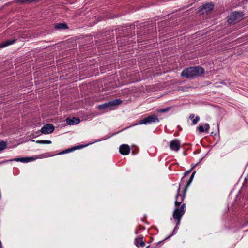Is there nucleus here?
I'll use <instances>...</instances> for the list:
<instances>
[{
    "instance_id": "9b49d317",
    "label": "nucleus",
    "mask_w": 248,
    "mask_h": 248,
    "mask_svg": "<svg viewBox=\"0 0 248 248\" xmlns=\"http://www.w3.org/2000/svg\"><path fill=\"white\" fill-rule=\"evenodd\" d=\"M35 158L32 157H20V158H16L13 160L17 161V162H21L24 163H27L34 161Z\"/></svg>"
},
{
    "instance_id": "9d476101",
    "label": "nucleus",
    "mask_w": 248,
    "mask_h": 248,
    "mask_svg": "<svg viewBox=\"0 0 248 248\" xmlns=\"http://www.w3.org/2000/svg\"><path fill=\"white\" fill-rule=\"evenodd\" d=\"M130 147L128 145L123 144L119 148V152L123 155H127L130 152Z\"/></svg>"
},
{
    "instance_id": "7ed1b4c3",
    "label": "nucleus",
    "mask_w": 248,
    "mask_h": 248,
    "mask_svg": "<svg viewBox=\"0 0 248 248\" xmlns=\"http://www.w3.org/2000/svg\"><path fill=\"white\" fill-rule=\"evenodd\" d=\"M195 173H196V171H194L192 173L189 179L188 180L186 181V185L184 186V187H185L184 194L183 196L180 195V197H180V201H179V196H180L179 192H178V191H177L178 193L176 196V201L175 202V206H176V207L179 206L181 204L182 202H183L185 194L187 190V189L188 188V187L190 186L191 183L193 181V179L194 177V175H195ZM179 191H180V190Z\"/></svg>"
},
{
    "instance_id": "a211bd4d",
    "label": "nucleus",
    "mask_w": 248,
    "mask_h": 248,
    "mask_svg": "<svg viewBox=\"0 0 248 248\" xmlns=\"http://www.w3.org/2000/svg\"><path fill=\"white\" fill-rule=\"evenodd\" d=\"M37 143L39 144H50L51 143V141L50 140H38L36 141Z\"/></svg>"
},
{
    "instance_id": "bb28decb",
    "label": "nucleus",
    "mask_w": 248,
    "mask_h": 248,
    "mask_svg": "<svg viewBox=\"0 0 248 248\" xmlns=\"http://www.w3.org/2000/svg\"><path fill=\"white\" fill-rule=\"evenodd\" d=\"M245 182L247 183L248 182V173L247 177L245 178Z\"/></svg>"
},
{
    "instance_id": "dca6fc26",
    "label": "nucleus",
    "mask_w": 248,
    "mask_h": 248,
    "mask_svg": "<svg viewBox=\"0 0 248 248\" xmlns=\"http://www.w3.org/2000/svg\"><path fill=\"white\" fill-rule=\"evenodd\" d=\"M190 170H187V171H186V172H185V173H184V177H182V178L181 179V182H180V183L179 184V188H178V191L180 190V187H181V186H182V185H184V186L185 185H186H186H184V182H185V177H186V176L187 174L189 173H190Z\"/></svg>"
},
{
    "instance_id": "423d86ee",
    "label": "nucleus",
    "mask_w": 248,
    "mask_h": 248,
    "mask_svg": "<svg viewBox=\"0 0 248 248\" xmlns=\"http://www.w3.org/2000/svg\"><path fill=\"white\" fill-rule=\"evenodd\" d=\"M159 121L158 117L155 115L148 116L139 121V124H147L153 123H156Z\"/></svg>"
},
{
    "instance_id": "1a4fd4ad",
    "label": "nucleus",
    "mask_w": 248,
    "mask_h": 248,
    "mask_svg": "<svg viewBox=\"0 0 248 248\" xmlns=\"http://www.w3.org/2000/svg\"><path fill=\"white\" fill-rule=\"evenodd\" d=\"M180 143L177 140H174L170 142V147L173 151H177L180 149Z\"/></svg>"
},
{
    "instance_id": "a878e982",
    "label": "nucleus",
    "mask_w": 248,
    "mask_h": 248,
    "mask_svg": "<svg viewBox=\"0 0 248 248\" xmlns=\"http://www.w3.org/2000/svg\"><path fill=\"white\" fill-rule=\"evenodd\" d=\"M195 117V115L194 114H191V115H190L189 116V118L190 119H192L193 118H194V117Z\"/></svg>"
},
{
    "instance_id": "2eb2a0df",
    "label": "nucleus",
    "mask_w": 248,
    "mask_h": 248,
    "mask_svg": "<svg viewBox=\"0 0 248 248\" xmlns=\"http://www.w3.org/2000/svg\"><path fill=\"white\" fill-rule=\"evenodd\" d=\"M135 244L138 247H143L145 245V243L143 241L142 238H138L136 239Z\"/></svg>"
},
{
    "instance_id": "c85d7f7f",
    "label": "nucleus",
    "mask_w": 248,
    "mask_h": 248,
    "mask_svg": "<svg viewBox=\"0 0 248 248\" xmlns=\"http://www.w3.org/2000/svg\"><path fill=\"white\" fill-rule=\"evenodd\" d=\"M149 246H148L147 247H146V248H148Z\"/></svg>"
},
{
    "instance_id": "4be33fe9",
    "label": "nucleus",
    "mask_w": 248,
    "mask_h": 248,
    "mask_svg": "<svg viewBox=\"0 0 248 248\" xmlns=\"http://www.w3.org/2000/svg\"><path fill=\"white\" fill-rule=\"evenodd\" d=\"M169 110H170V108H163V109H160L159 110V112H166L168 111H169Z\"/></svg>"
},
{
    "instance_id": "f3484780",
    "label": "nucleus",
    "mask_w": 248,
    "mask_h": 248,
    "mask_svg": "<svg viewBox=\"0 0 248 248\" xmlns=\"http://www.w3.org/2000/svg\"><path fill=\"white\" fill-rule=\"evenodd\" d=\"M55 28L57 29H67L68 27L65 23H58L55 25Z\"/></svg>"
},
{
    "instance_id": "6e6552de",
    "label": "nucleus",
    "mask_w": 248,
    "mask_h": 248,
    "mask_svg": "<svg viewBox=\"0 0 248 248\" xmlns=\"http://www.w3.org/2000/svg\"><path fill=\"white\" fill-rule=\"evenodd\" d=\"M54 130V126L51 124H47L43 126L41 132L43 134H48L52 133Z\"/></svg>"
},
{
    "instance_id": "412c9836",
    "label": "nucleus",
    "mask_w": 248,
    "mask_h": 248,
    "mask_svg": "<svg viewBox=\"0 0 248 248\" xmlns=\"http://www.w3.org/2000/svg\"><path fill=\"white\" fill-rule=\"evenodd\" d=\"M198 128L199 131L201 132H203L205 131V130L204 129L203 126L202 125H200Z\"/></svg>"
},
{
    "instance_id": "393cba45",
    "label": "nucleus",
    "mask_w": 248,
    "mask_h": 248,
    "mask_svg": "<svg viewBox=\"0 0 248 248\" xmlns=\"http://www.w3.org/2000/svg\"><path fill=\"white\" fill-rule=\"evenodd\" d=\"M205 131H206L209 129V128L210 127L209 124H205Z\"/></svg>"
},
{
    "instance_id": "6ab92c4d",
    "label": "nucleus",
    "mask_w": 248,
    "mask_h": 248,
    "mask_svg": "<svg viewBox=\"0 0 248 248\" xmlns=\"http://www.w3.org/2000/svg\"><path fill=\"white\" fill-rule=\"evenodd\" d=\"M6 143L4 141L0 142V151L4 149L6 146Z\"/></svg>"
},
{
    "instance_id": "5701e85b",
    "label": "nucleus",
    "mask_w": 248,
    "mask_h": 248,
    "mask_svg": "<svg viewBox=\"0 0 248 248\" xmlns=\"http://www.w3.org/2000/svg\"><path fill=\"white\" fill-rule=\"evenodd\" d=\"M17 1L21 4L27 3L26 0H19Z\"/></svg>"
},
{
    "instance_id": "4468645a",
    "label": "nucleus",
    "mask_w": 248,
    "mask_h": 248,
    "mask_svg": "<svg viewBox=\"0 0 248 248\" xmlns=\"http://www.w3.org/2000/svg\"><path fill=\"white\" fill-rule=\"evenodd\" d=\"M15 40H8L1 44H0V48L7 46L11 45L15 42Z\"/></svg>"
},
{
    "instance_id": "ddd939ff",
    "label": "nucleus",
    "mask_w": 248,
    "mask_h": 248,
    "mask_svg": "<svg viewBox=\"0 0 248 248\" xmlns=\"http://www.w3.org/2000/svg\"><path fill=\"white\" fill-rule=\"evenodd\" d=\"M85 146H74L73 147L69 148L68 149H66V150H65L62 151V152L60 153L59 154H63L67 153L73 151H74L75 150H77V149H81L82 147H85Z\"/></svg>"
},
{
    "instance_id": "f8f14e48",
    "label": "nucleus",
    "mask_w": 248,
    "mask_h": 248,
    "mask_svg": "<svg viewBox=\"0 0 248 248\" xmlns=\"http://www.w3.org/2000/svg\"><path fill=\"white\" fill-rule=\"evenodd\" d=\"M67 124L69 125L77 124L80 122V120L78 118L73 117L72 119L67 118L66 119Z\"/></svg>"
},
{
    "instance_id": "c756f323",
    "label": "nucleus",
    "mask_w": 248,
    "mask_h": 248,
    "mask_svg": "<svg viewBox=\"0 0 248 248\" xmlns=\"http://www.w3.org/2000/svg\"><path fill=\"white\" fill-rule=\"evenodd\" d=\"M1 244V241H0V244Z\"/></svg>"
},
{
    "instance_id": "39448f33",
    "label": "nucleus",
    "mask_w": 248,
    "mask_h": 248,
    "mask_svg": "<svg viewBox=\"0 0 248 248\" xmlns=\"http://www.w3.org/2000/svg\"><path fill=\"white\" fill-rule=\"evenodd\" d=\"M122 103L120 99H116L108 103L100 105L98 106V108L101 110H111L115 106H117Z\"/></svg>"
},
{
    "instance_id": "20e7f679",
    "label": "nucleus",
    "mask_w": 248,
    "mask_h": 248,
    "mask_svg": "<svg viewBox=\"0 0 248 248\" xmlns=\"http://www.w3.org/2000/svg\"><path fill=\"white\" fill-rule=\"evenodd\" d=\"M243 14L242 12H233L228 16L227 22L229 24H234L243 19Z\"/></svg>"
},
{
    "instance_id": "aec40b11",
    "label": "nucleus",
    "mask_w": 248,
    "mask_h": 248,
    "mask_svg": "<svg viewBox=\"0 0 248 248\" xmlns=\"http://www.w3.org/2000/svg\"><path fill=\"white\" fill-rule=\"evenodd\" d=\"M200 120V117L199 116H196V118L193 119V121H192V124L193 125H195L196 124L197 122L199 121Z\"/></svg>"
},
{
    "instance_id": "b1692460",
    "label": "nucleus",
    "mask_w": 248,
    "mask_h": 248,
    "mask_svg": "<svg viewBox=\"0 0 248 248\" xmlns=\"http://www.w3.org/2000/svg\"><path fill=\"white\" fill-rule=\"evenodd\" d=\"M38 0H26L27 3H31L34 1H38Z\"/></svg>"
},
{
    "instance_id": "f257e3e1",
    "label": "nucleus",
    "mask_w": 248,
    "mask_h": 248,
    "mask_svg": "<svg viewBox=\"0 0 248 248\" xmlns=\"http://www.w3.org/2000/svg\"><path fill=\"white\" fill-rule=\"evenodd\" d=\"M204 69L200 66H192L185 68L181 73V76L186 78L192 79L199 77H202Z\"/></svg>"
},
{
    "instance_id": "0eeeda50",
    "label": "nucleus",
    "mask_w": 248,
    "mask_h": 248,
    "mask_svg": "<svg viewBox=\"0 0 248 248\" xmlns=\"http://www.w3.org/2000/svg\"><path fill=\"white\" fill-rule=\"evenodd\" d=\"M214 7V5L211 3H207L202 5L199 9V12L201 14H207L211 11Z\"/></svg>"
},
{
    "instance_id": "cd10ccee",
    "label": "nucleus",
    "mask_w": 248,
    "mask_h": 248,
    "mask_svg": "<svg viewBox=\"0 0 248 248\" xmlns=\"http://www.w3.org/2000/svg\"><path fill=\"white\" fill-rule=\"evenodd\" d=\"M179 201H180V199L179 198Z\"/></svg>"
},
{
    "instance_id": "f03ea898",
    "label": "nucleus",
    "mask_w": 248,
    "mask_h": 248,
    "mask_svg": "<svg viewBox=\"0 0 248 248\" xmlns=\"http://www.w3.org/2000/svg\"><path fill=\"white\" fill-rule=\"evenodd\" d=\"M186 204L183 203L180 208H176L173 213V217L177 221L176 226L175 227L173 232L177 229V226L179 224L180 220L183 215L185 213Z\"/></svg>"
}]
</instances>
